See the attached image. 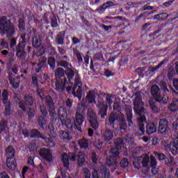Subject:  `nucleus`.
Here are the masks:
<instances>
[{
  "label": "nucleus",
  "instance_id": "obj_5",
  "mask_svg": "<svg viewBox=\"0 0 178 178\" xmlns=\"http://www.w3.org/2000/svg\"><path fill=\"white\" fill-rule=\"evenodd\" d=\"M31 138H41L42 140H44L46 143V147L48 148H54L55 147V139L54 137L49 135L48 136H44V135L41 134V132L36 129H32L31 131Z\"/></svg>",
  "mask_w": 178,
  "mask_h": 178
},
{
  "label": "nucleus",
  "instance_id": "obj_13",
  "mask_svg": "<svg viewBox=\"0 0 178 178\" xmlns=\"http://www.w3.org/2000/svg\"><path fill=\"white\" fill-rule=\"evenodd\" d=\"M16 56L20 60H24L27 58V52L26 51V44L18 43L15 49Z\"/></svg>",
  "mask_w": 178,
  "mask_h": 178
},
{
  "label": "nucleus",
  "instance_id": "obj_11",
  "mask_svg": "<svg viewBox=\"0 0 178 178\" xmlns=\"http://www.w3.org/2000/svg\"><path fill=\"white\" fill-rule=\"evenodd\" d=\"M40 111L42 115L38 117V124L42 130L47 129V120L45 118L48 115V111H47V106L42 105L40 106Z\"/></svg>",
  "mask_w": 178,
  "mask_h": 178
},
{
  "label": "nucleus",
  "instance_id": "obj_34",
  "mask_svg": "<svg viewBox=\"0 0 178 178\" xmlns=\"http://www.w3.org/2000/svg\"><path fill=\"white\" fill-rule=\"evenodd\" d=\"M176 74V71H175V68L171 67L168 68L167 77L169 81H173L175 80V75Z\"/></svg>",
  "mask_w": 178,
  "mask_h": 178
},
{
  "label": "nucleus",
  "instance_id": "obj_8",
  "mask_svg": "<svg viewBox=\"0 0 178 178\" xmlns=\"http://www.w3.org/2000/svg\"><path fill=\"white\" fill-rule=\"evenodd\" d=\"M83 113V108H78L75 113V118H74V129L78 130V131H81V126H83L86 119Z\"/></svg>",
  "mask_w": 178,
  "mask_h": 178
},
{
  "label": "nucleus",
  "instance_id": "obj_47",
  "mask_svg": "<svg viewBox=\"0 0 178 178\" xmlns=\"http://www.w3.org/2000/svg\"><path fill=\"white\" fill-rule=\"evenodd\" d=\"M93 59L95 61L99 60L100 62H104L105 59L104 58V54L101 52L97 53L94 55Z\"/></svg>",
  "mask_w": 178,
  "mask_h": 178
},
{
  "label": "nucleus",
  "instance_id": "obj_51",
  "mask_svg": "<svg viewBox=\"0 0 178 178\" xmlns=\"http://www.w3.org/2000/svg\"><path fill=\"white\" fill-rule=\"evenodd\" d=\"M97 118V114H95V111H94V110L88 111V120L95 119Z\"/></svg>",
  "mask_w": 178,
  "mask_h": 178
},
{
  "label": "nucleus",
  "instance_id": "obj_23",
  "mask_svg": "<svg viewBox=\"0 0 178 178\" xmlns=\"http://www.w3.org/2000/svg\"><path fill=\"white\" fill-rule=\"evenodd\" d=\"M150 162V168H152L151 172L152 175H156L158 173V170H156V165H158V162L156 161V159L155 156L151 155L149 159Z\"/></svg>",
  "mask_w": 178,
  "mask_h": 178
},
{
  "label": "nucleus",
  "instance_id": "obj_24",
  "mask_svg": "<svg viewBox=\"0 0 178 178\" xmlns=\"http://www.w3.org/2000/svg\"><path fill=\"white\" fill-rule=\"evenodd\" d=\"M115 147L111 148V149H117L118 152H120L122 147H124V141L122 138H118L114 142Z\"/></svg>",
  "mask_w": 178,
  "mask_h": 178
},
{
  "label": "nucleus",
  "instance_id": "obj_57",
  "mask_svg": "<svg viewBox=\"0 0 178 178\" xmlns=\"http://www.w3.org/2000/svg\"><path fill=\"white\" fill-rule=\"evenodd\" d=\"M133 114L131 113H128L127 114V120L128 122V126L130 127L133 124Z\"/></svg>",
  "mask_w": 178,
  "mask_h": 178
},
{
  "label": "nucleus",
  "instance_id": "obj_43",
  "mask_svg": "<svg viewBox=\"0 0 178 178\" xmlns=\"http://www.w3.org/2000/svg\"><path fill=\"white\" fill-rule=\"evenodd\" d=\"M2 97H3V104L4 105H6V104H8V102H9V101H8V99H9V92L6 89H4L3 90Z\"/></svg>",
  "mask_w": 178,
  "mask_h": 178
},
{
  "label": "nucleus",
  "instance_id": "obj_38",
  "mask_svg": "<svg viewBox=\"0 0 178 178\" xmlns=\"http://www.w3.org/2000/svg\"><path fill=\"white\" fill-rule=\"evenodd\" d=\"M149 106H150L152 112H154V113H159V108H158V106H156V102H155V101L150 100L149 102Z\"/></svg>",
  "mask_w": 178,
  "mask_h": 178
},
{
  "label": "nucleus",
  "instance_id": "obj_3",
  "mask_svg": "<svg viewBox=\"0 0 178 178\" xmlns=\"http://www.w3.org/2000/svg\"><path fill=\"white\" fill-rule=\"evenodd\" d=\"M16 151L12 146H8L6 149V165L10 170H15L17 166V162L16 161V157L15 156Z\"/></svg>",
  "mask_w": 178,
  "mask_h": 178
},
{
  "label": "nucleus",
  "instance_id": "obj_25",
  "mask_svg": "<svg viewBox=\"0 0 178 178\" xmlns=\"http://www.w3.org/2000/svg\"><path fill=\"white\" fill-rule=\"evenodd\" d=\"M65 35H66V31H60L56 35V42L57 45H63L65 44Z\"/></svg>",
  "mask_w": 178,
  "mask_h": 178
},
{
  "label": "nucleus",
  "instance_id": "obj_28",
  "mask_svg": "<svg viewBox=\"0 0 178 178\" xmlns=\"http://www.w3.org/2000/svg\"><path fill=\"white\" fill-rule=\"evenodd\" d=\"M46 64L47 57L43 56L42 58H40L38 63V68L35 70L36 73H40V72H41V69H42Z\"/></svg>",
  "mask_w": 178,
  "mask_h": 178
},
{
  "label": "nucleus",
  "instance_id": "obj_56",
  "mask_svg": "<svg viewBox=\"0 0 178 178\" xmlns=\"http://www.w3.org/2000/svg\"><path fill=\"white\" fill-rule=\"evenodd\" d=\"M168 109L171 112H176V111H178V106L176 102H173L171 103V104L169 106Z\"/></svg>",
  "mask_w": 178,
  "mask_h": 178
},
{
  "label": "nucleus",
  "instance_id": "obj_55",
  "mask_svg": "<svg viewBox=\"0 0 178 178\" xmlns=\"http://www.w3.org/2000/svg\"><path fill=\"white\" fill-rule=\"evenodd\" d=\"M91 160L92 163H94L95 165H97V163H98V156L97 155V152H92Z\"/></svg>",
  "mask_w": 178,
  "mask_h": 178
},
{
  "label": "nucleus",
  "instance_id": "obj_19",
  "mask_svg": "<svg viewBox=\"0 0 178 178\" xmlns=\"http://www.w3.org/2000/svg\"><path fill=\"white\" fill-rule=\"evenodd\" d=\"M62 126H65L68 130H72L73 128H74V117H72L70 118H64L61 121Z\"/></svg>",
  "mask_w": 178,
  "mask_h": 178
},
{
  "label": "nucleus",
  "instance_id": "obj_36",
  "mask_svg": "<svg viewBox=\"0 0 178 178\" xmlns=\"http://www.w3.org/2000/svg\"><path fill=\"white\" fill-rule=\"evenodd\" d=\"M60 138H61V140H65V141H70V140H72L70 132L65 131H62L60 132Z\"/></svg>",
  "mask_w": 178,
  "mask_h": 178
},
{
  "label": "nucleus",
  "instance_id": "obj_40",
  "mask_svg": "<svg viewBox=\"0 0 178 178\" xmlns=\"http://www.w3.org/2000/svg\"><path fill=\"white\" fill-rule=\"evenodd\" d=\"M62 159L64 168H69L70 163L69 162V156H67V154L63 153L62 155Z\"/></svg>",
  "mask_w": 178,
  "mask_h": 178
},
{
  "label": "nucleus",
  "instance_id": "obj_20",
  "mask_svg": "<svg viewBox=\"0 0 178 178\" xmlns=\"http://www.w3.org/2000/svg\"><path fill=\"white\" fill-rule=\"evenodd\" d=\"M168 148L170 149L172 155L178 154V138H175L170 143Z\"/></svg>",
  "mask_w": 178,
  "mask_h": 178
},
{
  "label": "nucleus",
  "instance_id": "obj_52",
  "mask_svg": "<svg viewBox=\"0 0 178 178\" xmlns=\"http://www.w3.org/2000/svg\"><path fill=\"white\" fill-rule=\"evenodd\" d=\"M121 168H127L129 166V159L126 157H124L120 162Z\"/></svg>",
  "mask_w": 178,
  "mask_h": 178
},
{
  "label": "nucleus",
  "instance_id": "obj_49",
  "mask_svg": "<svg viewBox=\"0 0 178 178\" xmlns=\"http://www.w3.org/2000/svg\"><path fill=\"white\" fill-rule=\"evenodd\" d=\"M57 66H60V67H64V69L69 68V62L66 60H61L57 62Z\"/></svg>",
  "mask_w": 178,
  "mask_h": 178
},
{
  "label": "nucleus",
  "instance_id": "obj_37",
  "mask_svg": "<svg viewBox=\"0 0 178 178\" xmlns=\"http://www.w3.org/2000/svg\"><path fill=\"white\" fill-rule=\"evenodd\" d=\"M47 63L52 70H54L55 67H56V60L55 59V57H49Z\"/></svg>",
  "mask_w": 178,
  "mask_h": 178
},
{
  "label": "nucleus",
  "instance_id": "obj_61",
  "mask_svg": "<svg viewBox=\"0 0 178 178\" xmlns=\"http://www.w3.org/2000/svg\"><path fill=\"white\" fill-rule=\"evenodd\" d=\"M32 84L35 87H38V76H37V74L32 75Z\"/></svg>",
  "mask_w": 178,
  "mask_h": 178
},
{
  "label": "nucleus",
  "instance_id": "obj_17",
  "mask_svg": "<svg viewBox=\"0 0 178 178\" xmlns=\"http://www.w3.org/2000/svg\"><path fill=\"white\" fill-rule=\"evenodd\" d=\"M140 158L142 162L143 173L147 175V173L151 170V166H149V156L148 154H145L144 157L141 156Z\"/></svg>",
  "mask_w": 178,
  "mask_h": 178
},
{
  "label": "nucleus",
  "instance_id": "obj_29",
  "mask_svg": "<svg viewBox=\"0 0 178 178\" xmlns=\"http://www.w3.org/2000/svg\"><path fill=\"white\" fill-rule=\"evenodd\" d=\"M103 138L106 142L111 141L113 140V132L111 129L106 130L103 134Z\"/></svg>",
  "mask_w": 178,
  "mask_h": 178
},
{
  "label": "nucleus",
  "instance_id": "obj_12",
  "mask_svg": "<svg viewBox=\"0 0 178 178\" xmlns=\"http://www.w3.org/2000/svg\"><path fill=\"white\" fill-rule=\"evenodd\" d=\"M159 131L160 134L168 136L170 129L169 128V121L165 118L160 119L159 122Z\"/></svg>",
  "mask_w": 178,
  "mask_h": 178
},
{
  "label": "nucleus",
  "instance_id": "obj_62",
  "mask_svg": "<svg viewBox=\"0 0 178 178\" xmlns=\"http://www.w3.org/2000/svg\"><path fill=\"white\" fill-rule=\"evenodd\" d=\"M138 129L141 132L140 136H144L145 134V125L144 124H138Z\"/></svg>",
  "mask_w": 178,
  "mask_h": 178
},
{
  "label": "nucleus",
  "instance_id": "obj_2",
  "mask_svg": "<svg viewBox=\"0 0 178 178\" xmlns=\"http://www.w3.org/2000/svg\"><path fill=\"white\" fill-rule=\"evenodd\" d=\"M0 34L6 35L7 38H12L16 34V26L6 16L0 17Z\"/></svg>",
  "mask_w": 178,
  "mask_h": 178
},
{
  "label": "nucleus",
  "instance_id": "obj_21",
  "mask_svg": "<svg viewBox=\"0 0 178 178\" xmlns=\"http://www.w3.org/2000/svg\"><path fill=\"white\" fill-rule=\"evenodd\" d=\"M97 95H98V91L96 88L92 90H90L86 95V99L88 104H92V102H95Z\"/></svg>",
  "mask_w": 178,
  "mask_h": 178
},
{
  "label": "nucleus",
  "instance_id": "obj_53",
  "mask_svg": "<svg viewBox=\"0 0 178 178\" xmlns=\"http://www.w3.org/2000/svg\"><path fill=\"white\" fill-rule=\"evenodd\" d=\"M160 87H161L162 91H163V92H165V93L170 92L169 89L168 88V83H166V82L161 81Z\"/></svg>",
  "mask_w": 178,
  "mask_h": 178
},
{
  "label": "nucleus",
  "instance_id": "obj_26",
  "mask_svg": "<svg viewBox=\"0 0 178 178\" xmlns=\"http://www.w3.org/2000/svg\"><path fill=\"white\" fill-rule=\"evenodd\" d=\"M154 133H156V126L154 122H149L146 126V134L151 136Z\"/></svg>",
  "mask_w": 178,
  "mask_h": 178
},
{
  "label": "nucleus",
  "instance_id": "obj_46",
  "mask_svg": "<svg viewBox=\"0 0 178 178\" xmlns=\"http://www.w3.org/2000/svg\"><path fill=\"white\" fill-rule=\"evenodd\" d=\"M86 162V158L84 156V154L82 152L79 153L78 154V163L79 166H83L84 165V163Z\"/></svg>",
  "mask_w": 178,
  "mask_h": 178
},
{
  "label": "nucleus",
  "instance_id": "obj_44",
  "mask_svg": "<svg viewBox=\"0 0 178 178\" xmlns=\"http://www.w3.org/2000/svg\"><path fill=\"white\" fill-rule=\"evenodd\" d=\"M154 155L160 161V162H163L166 159V155L163 153H159L158 152H154Z\"/></svg>",
  "mask_w": 178,
  "mask_h": 178
},
{
  "label": "nucleus",
  "instance_id": "obj_64",
  "mask_svg": "<svg viewBox=\"0 0 178 178\" xmlns=\"http://www.w3.org/2000/svg\"><path fill=\"white\" fill-rule=\"evenodd\" d=\"M173 87L175 88L176 91H178V79L174 78L172 81Z\"/></svg>",
  "mask_w": 178,
  "mask_h": 178
},
{
  "label": "nucleus",
  "instance_id": "obj_10",
  "mask_svg": "<svg viewBox=\"0 0 178 178\" xmlns=\"http://www.w3.org/2000/svg\"><path fill=\"white\" fill-rule=\"evenodd\" d=\"M134 111L136 115H138V116H140V118L138 119V124H144V122H147V118H145V115H143L145 113V108L140 105V103H134Z\"/></svg>",
  "mask_w": 178,
  "mask_h": 178
},
{
  "label": "nucleus",
  "instance_id": "obj_58",
  "mask_svg": "<svg viewBox=\"0 0 178 178\" xmlns=\"http://www.w3.org/2000/svg\"><path fill=\"white\" fill-rule=\"evenodd\" d=\"M168 62V60H166V59L163 60L160 63H159L156 67H153L152 69V72H155L156 70H158V69L162 67L163 65H165V63H166Z\"/></svg>",
  "mask_w": 178,
  "mask_h": 178
},
{
  "label": "nucleus",
  "instance_id": "obj_31",
  "mask_svg": "<svg viewBox=\"0 0 178 178\" xmlns=\"http://www.w3.org/2000/svg\"><path fill=\"white\" fill-rule=\"evenodd\" d=\"M88 122L90 123V127L93 128L94 130H98L99 127V122H98V118L88 120Z\"/></svg>",
  "mask_w": 178,
  "mask_h": 178
},
{
  "label": "nucleus",
  "instance_id": "obj_9",
  "mask_svg": "<svg viewBox=\"0 0 178 178\" xmlns=\"http://www.w3.org/2000/svg\"><path fill=\"white\" fill-rule=\"evenodd\" d=\"M119 155H120V152H118V149H110V155L106 158V165L108 168L118 165V158H119Z\"/></svg>",
  "mask_w": 178,
  "mask_h": 178
},
{
  "label": "nucleus",
  "instance_id": "obj_60",
  "mask_svg": "<svg viewBox=\"0 0 178 178\" xmlns=\"http://www.w3.org/2000/svg\"><path fill=\"white\" fill-rule=\"evenodd\" d=\"M83 173L85 175V178H91V172L88 168L83 169Z\"/></svg>",
  "mask_w": 178,
  "mask_h": 178
},
{
  "label": "nucleus",
  "instance_id": "obj_14",
  "mask_svg": "<svg viewBox=\"0 0 178 178\" xmlns=\"http://www.w3.org/2000/svg\"><path fill=\"white\" fill-rule=\"evenodd\" d=\"M70 86L67 83V79L64 77V79H56V88L55 90L57 92H63L66 90V87Z\"/></svg>",
  "mask_w": 178,
  "mask_h": 178
},
{
  "label": "nucleus",
  "instance_id": "obj_15",
  "mask_svg": "<svg viewBox=\"0 0 178 178\" xmlns=\"http://www.w3.org/2000/svg\"><path fill=\"white\" fill-rule=\"evenodd\" d=\"M34 104V99L32 96L25 95L24 101H21L19 103V108L22 109L24 112H26L27 106H31Z\"/></svg>",
  "mask_w": 178,
  "mask_h": 178
},
{
  "label": "nucleus",
  "instance_id": "obj_50",
  "mask_svg": "<svg viewBox=\"0 0 178 178\" xmlns=\"http://www.w3.org/2000/svg\"><path fill=\"white\" fill-rule=\"evenodd\" d=\"M101 173L103 176V178H111V172L108 169L103 168L101 170Z\"/></svg>",
  "mask_w": 178,
  "mask_h": 178
},
{
  "label": "nucleus",
  "instance_id": "obj_18",
  "mask_svg": "<svg viewBox=\"0 0 178 178\" xmlns=\"http://www.w3.org/2000/svg\"><path fill=\"white\" fill-rule=\"evenodd\" d=\"M39 155L43 159H45L47 162L52 161V153H51V150L47 148H41L39 151Z\"/></svg>",
  "mask_w": 178,
  "mask_h": 178
},
{
  "label": "nucleus",
  "instance_id": "obj_48",
  "mask_svg": "<svg viewBox=\"0 0 178 178\" xmlns=\"http://www.w3.org/2000/svg\"><path fill=\"white\" fill-rule=\"evenodd\" d=\"M6 129H8V122L5 120H2L0 122V134L6 131Z\"/></svg>",
  "mask_w": 178,
  "mask_h": 178
},
{
  "label": "nucleus",
  "instance_id": "obj_4",
  "mask_svg": "<svg viewBox=\"0 0 178 178\" xmlns=\"http://www.w3.org/2000/svg\"><path fill=\"white\" fill-rule=\"evenodd\" d=\"M116 122H119L120 129L121 130H127V124H126L124 116H120L117 113H112L108 118V124L113 129H115Z\"/></svg>",
  "mask_w": 178,
  "mask_h": 178
},
{
  "label": "nucleus",
  "instance_id": "obj_1",
  "mask_svg": "<svg viewBox=\"0 0 178 178\" xmlns=\"http://www.w3.org/2000/svg\"><path fill=\"white\" fill-rule=\"evenodd\" d=\"M44 101L53 123H58L59 119L60 122H62L67 118V110L63 106H60L56 113L55 111V103L51 95H47L44 98Z\"/></svg>",
  "mask_w": 178,
  "mask_h": 178
},
{
  "label": "nucleus",
  "instance_id": "obj_32",
  "mask_svg": "<svg viewBox=\"0 0 178 178\" xmlns=\"http://www.w3.org/2000/svg\"><path fill=\"white\" fill-rule=\"evenodd\" d=\"M65 73H66V71H65V69L62 67H58L55 71L56 79H62V77H65Z\"/></svg>",
  "mask_w": 178,
  "mask_h": 178
},
{
  "label": "nucleus",
  "instance_id": "obj_16",
  "mask_svg": "<svg viewBox=\"0 0 178 178\" xmlns=\"http://www.w3.org/2000/svg\"><path fill=\"white\" fill-rule=\"evenodd\" d=\"M96 106L98 116H100L101 119H105V117L108 116V104L99 102Z\"/></svg>",
  "mask_w": 178,
  "mask_h": 178
},
{
  "label": "nucleus",
  "instance_id": "obj_54",
  "mask_svg": "<svg viewBox=\"0 0 178 178\" xmlns=\"http://www.w3.org/2000/svg\"><path fill=\"white\" fill-rule=\"evenodd\" d=\"M51 26L53 29H56V27H58V19H56V17H55V15H54L51 18Z\"/></svg>",
  "mask_w": 178,
  "mask_h": 178
},
{
  "label": "nucleus",
  "instance_id": "obj_63",
  "mask_svg": "<svg viewBox=\"0 0 178 178\" xmlns=\"http://www.w3.org/2000/svg\"><path fill=\"white\" fill-rule=\"evenodd\" d=\"M108 9V6L105 5V3L102 4V6L99 8H97L96 10L98 12V13H102V10H106Z\"/></svg>",
  "mask_w": 178,
  "mask_h": 178
},
{
  "label": "nucleus",
  "instance_id": "obj_41",
  "mask_svg": "<svg viewBox=\"0 0 178 178\" xmlns=\"http://www.w3.org/2000/svg\"><path fill=\"white\" fill-rule=\"evenodd\" d=\"M47 51L49 55L51 56H55V55H58V51H56V49L52 46V44L47 45Z\"/></svg>",
  "mask_w": 178,
  "mask_h": 178
},
{
  "label": "nucleus",
  "instance_id": "obj_30",
  "mask_svg": "<svg viewBox=\"0 0 178 178\" xmlns=\"http://www.w3.org/2000/svg\"><path fill=\"white\" fill-rule=\"evenodd\" d=\"M165 165L168 166L169 168H172L174 165H176L175 163V157L172 156V155L169 154L168 156H167L165 159L164 160Z\"/></svg>",
  "mask_w": 178,
  "mask_h": 178
},
{
  "label": "nucleus",
  "instance_id": "obj_7",
  "mask_svg": "<svg viewBox=\"0 0 178 178\" xmlns=\"http://www.w3.org/2000/svg\"><path fill=\"white\" fill-rule=\"evenodd\" d=\"M83 83H81V79H80V75L77 74L75 76V83L72 88V95L74 98H78L79 101H81V97L83 96Z\"/></svg>",
  "mask_w": 178,
  "mask_h": 178
},
{
  "label": "nucleus",
  "instance_id": "obj_42",
  "mask_svg": "<svg viewBox=\"0 0 178 178\" xmlns=\"http://www.w3.org/2000/svg\"><path fill=\"white\" fill-rule=\"evenodd\" d=\"M18 29L19 31L22 33L26 31V22H24V19H19L18 22Z\"/></svg>",
  "mask_w": 178,
  "mask_h": 178
},
{
  "label": "nucleus",
  "instance_id": "obj_22",
  "mask_svg": "<svg viewBox=\"0 0 178 178\" xmlns=\"http://www.w3.org/2000/svg\"><path fill=\"white\" fill-rule=\"evenodd\" d=\"M75 74L76 72H74V70L70 67L67 68L65 70V76H66L65 78H67V83H69L70 85L72 84V81L74 78Z\"/></svg>",
  "mask_w": 178,
  "mask_h": 178
},
{
  "label": "nucleus",
  "instance_id": "obj_39",
  "mask_svg": "<svg viewBox=\"0 0 178 178\" xmlns=\"http://www.w3.org/2000/svg\"><path fill=\"white\" fill-rule=\"evenodd\" d=\"M10 84L13 86V88H15V90H17V88L20 86V80H19L18 78L10 79Z\"/></svg>",
  "mask_w": 178,
  "mask_h": 178
},
{
  "label": "nucleus",
  "instance_id": "obj_6",
  "mask_svg": "<svg viewBox=\"0 0 178 178\" xmlns=\"http://www.w3.org/2000/svg\"><path fill=\"white\" fill-rule=\"evenodd\" d=\"M150 92L153 99H154L156 102H159V104H163V105H166V104H168V98L161 95V88H159L158 85L152 86Z\"/></svg>",
  "mask_w": 178,
  "mask_h": 178
},
{
  "label": "nucleus",
  "instance_id": "obj_45",
  "mask_svg": "<svg viewBox=\"0 0 178 178\" xmlns=\"http://www.w3.org/2000/svg\"><path fill=\"white\" fill-rule=\"evenodd\" d=\"M133 165L135 169H141V168H143L141 158L138 157L137 159H135L134 161L133 162Z\"/></svg>",
  "mask_w": 178,
  "mask_h": 178
},
{
  "label": "nucleus",
  "instance_id": "obj_35",
  "mask_svg": "<svg viewBox=\"0 0 178 178\" xmlns=\"http://www.w3.org/2000/svg\"><path fill=\"white\" fill-rule=\"evenodd\" d=\"M4 112L6 116H10V115H12V103L10 101H8V102L5 104Z\"/></svg>",
  "mask_w": 178,
  "mask_h": 178
},
{
  "label": "nucleus",
  "instance_id": "obj_59",
  "mask_svg": "<svg viewBox=\"0 0 178 178\" xmlns=\"http://www.w3.org/2000/svg\"><path fill=\"white\" fill-rule=\"evenodd\" d=\"M129 62V57L127 56H123L121 58L120 63V66H126Z\"/></svg>",
  "mask_w": 178,
  "mask_h": 178
},
{
  "label": "nucleus",
  "instance_id": "obj_33",
  "mask_svg": "<svg viewBox=\"0 0 178 178\" xmlns=\"http://www.w3.org/2000/svg\"><path fill=\"white\" fill-rule=\"evenodd\" d=\"M80 149H87L88 148V140L83 138L78 141Z\"/></svg>",
  "mask_w": 178,
  "mask_h": 178
},
{
  "label": "nucleus",
  "instance_id": "obj_27",
  "mask_svg": "<svg viewBox=\"0 0 178 178\" xmlns=\"http://www.w3.org/2000/svg\"><path fill=\"white\" fill-rule=\"evenodd\" d=\"M41 35L35 33L32 39V44L35 48H40L41 47Z\"/></svg>",
  "mask_w": 178,
  "mask_h": 178
}]
</instances>
